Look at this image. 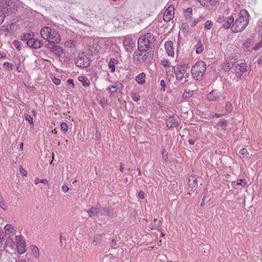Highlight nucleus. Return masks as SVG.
<instances>
[{
    "label": "nucleus",
    "mask_w": 262,
    "mask_h": 262,
    "mask_svg": "<svg viewBox=\"0 0 262 262\" xmlns=\"http://www.w3.org/2000/svg\"><path fill=\"white\" fill-rule=\"evenodd\" d=\"M222 96V94L217 90H214L207 95V99L209 101H216Z\"/></svg>",
    "instance_id": "obj_16"
},
{
    "label": "nucleus",
    "mask_w": 262,
    "mask_h": 262,
    "mask_svg": "<svg viewBox=\"0 0 262 262\" xmlns=\"http://www.w3.org/2000/svg\"><path fill=\"white\" fill-rule=\"evenodd\" d=\"M100 211V208H96L95 207H92L89 210H87V212L89 214V216L92 217L98 215Z\"/></svg>",
    "instance_id": "obj_19"
},
{
    "label": "nucleus",
    "mask_w": 262,
    "mask_h": 262,
    "mask_svg": "<svg viewBox=\"0 0 262 262\" xmlns=\"http://www.w3.org/2000/svg\"><path fill=\"white\" fill-rule=\"evenodd\" d=\"M91 60L84 54V53H79L75 61L76 65L80 68L89 67L91 64Z\"/></svg>",
    "instance_id": "obj_6"
},
{
    "label": "nucleus",
    "mask_w": 262,
    "mask_h": 262,
    "mask_svg": "<svg viewBox=\"0 0 262 262\" xmlns=\"http://www.w3.org/2000/svg\"><path fill=\"white\" fill-rule=\"evenodd\" d=\"M243 180L242 179H239L237 181L236 184H235V182L233 183V184L234 185V187H235L236 185H242Z\"/></svg>",
    "instance_id": "obj_51"
},
{
    "label": "nucleus",
    "mask_w": 262,
    "mask_h": 262,
    "mask_svg": "<svg viewBox=\"0 0 262 262\" xmlns=\"http://www.w3.org/2000/svg\"><path fill=\"white\" fill-rule=\"evenodd\" d=\"M237 62V59L235 57L230 58L229 60L223 65V69L225 71H229L234 64Z\"/></svg>",
    "instance_id": "obj_14"
},
{
    "label": "nucleus",
    "mask_w": 262,
    "mask_h": 262,
    "mask_svg": "<svg viewBox=\"0 0 262 262\" xmlns=\"http://www.w3.org/2000/svg\"><path fill=\"white\" fill-rule=\"evenodd\" d=\"M139 198L141 199H143L145 197L144 192L142 190H140L138 193Z\"/></svg>",
    "instance_id": "obj_48"
},
{
    "label": "nucleus",
    "mask_w": 262,
    "mask_h": 262,
    "mask_svg": "<svg viewBox=\"0 0 262 262\" xmlns=\"http://www.w3.org/2000/svg\"><path fill=\"white\" fill-rule=\"evenodd\" d=\"M25 119L28 121L30 124H33V118L29 114L25 115Z\"/></svg>",
    "instance_id": "obj_39"
},
{
    "label": "nucleus",
    "mask_w": 262,
    "mask_h": 262,
    "mask_svg": "<svg viewBox=\"0 0 262 262\" xmlns=\"http://www.w3.org/2000/svg\"><path fill=\"white\" fill-rule=\"evenodd\" d=\"M123 169H124V167H123L122 164H121L120 167V169H119L120 171L121 172H123Z\"/></svg>",
    "instance_id": "obj_62"
},
{
    "label": "nucleus",
    "mask_w": 262,
    "mask_h": 262,
    "mask_svg": "<svg viewBox=\"0 0 262 262\" xmlns=\"http://www.w3.org/2000/svg\"><path fill=\"white\" fill-rule=\"evenodd\" d=\"M16 246L18 252L20 254H24L26 251V245L25 240L21 235L16 236Z\"/></svg>",
    "instance_id": "obj_9"
},
{
    "label": "nucleus",
    "mask_w": 262,
    "mask_h": 262,
    "mask_svg": "<svg viewBox=\"0 0 262 262\" xmlns=\"http://www.w3.org/2000/svg\"><path fill=\"white\" fill-rule=\"evenodd\" d=\"M191 96H192V92H190V93H189V92H186L185 91L182 95V98H189V97H190Z\"/></svg>",
    "instance_id": "obj_44"
},
{
    "label": "nucleus",
    "mask_w": 262,
    "mask_h": 262,
    "mask_svg": "<svg viewBox=\"0 0 262 262\" xmlns=\"http://www.w3.org/2000/svg\"><path fill=\"white\" fill-rule=\"evenodd\" d=\"M206 71V64L203 61H199L192 66L191 69L192 77L193 79L200 81Z\"/></svg>",
    "instance_id": "obj_4"
},
{
    "label": "nucleus",
    "mask_w": 262,
    "mask_h": 262,
    "mask_svg": "<svg viewBox=\"0 0 262 262\" xmlns=\"http://www.w3.org/2000/svg\"><path fill=\"white\" fill-rule=\"evenodd\" d=\"M188 142L190 145H193L194 144L195 140L192 139H189L188 140Z\"/></svg>",
    "instance_id": "obj_60"
},
{
    "label": "nucleus",
    "mask_w": 262,
    "mask_h": 262,
    "mask_svg": "<svg viewBox=\"0 0 262 262\" xmlns=\"http://www.w3.org/2000/svg\"><path fill=\"white\" fill-rule=\"evenodd\" d=\"M153 50L146 52L136 51L133 54V60L136 64H141L146 61L152 59L154 56Z\"/></svg>",
    "instance_id": "obj_5"
},
{
    "label": "nucleus",
    "mask_w": 262,
    "mask_h": 262,
    "mask_svg": "<svg viewBox=\"0 0 262 262\" xmlns=\"http://www.w3.org/2000/svg\"><path fill=\"white\" fill-rule=\"evenodd\" d=\"M4 229L5 231H9L10 233H13V232L15 231V229L14 228V227L9 224H6L4 227Z\"/></svg>",
    "instance_id": "obj_31"
},
{
    "label": "nucleus",
    "mask_w": 262,
    "mask_h": 262,
    "mask_svg": "<svg viewBox=\"0 0 262 262\" xmlns=\"http://www.w3.org/2000/svg\"><path fill=\"white\" fill-rule=\"evenodd\" d=\"M0 206L4 209L6 210V209L4 208V207H6V205L4 203V202L1 201L0 202Z\"/></svg>",
    "instance_id": "obj_58"
},
{
    "label": "nucleus",
    "mask_w": 262,
    "mask_h": 262,
    "mask_svg": "<svg viewBox=\"0 0 262 262\" xmlns=\"http://www.w3.org/2000/svg\"><path fill=\"white\" fill-rule=\"evenodd\" d=\"M40 182V183L47 184V185H49V182L47 179H41Z\"/></svg>",
    "instance_id": "obj_55"
},
{
    "label": "nucleus",
    "mask_w": 262,
    "mask_h": 262,
    "mask_svg": "<svg viewBox=\"0 0 262 262\" xmlns=\"http://www.w3.org/2000/svg\"><path fill=\"white\" fill-rule=\"evenodd\" d=\"M102 241V234H98L94 236V239L92 241V244L94 246H97V245L100 244Z\"/></svg>",
    "instance_id": "obj_27"
},
{
    "label": "nucleus",
    "mask_w": 262,
    "mask_h": 262,
    "mask_svg": "<svg viewBox=\"0 0 262 262\" xmlns=\"http://www.w3.org/2000/svg\"><path fill=\"white\" fill-rule=\"evenodd\" d=\"M5 19V16L3 15H0V25L4 22Z\"/></svg>",
    "instance_id": "obj_57"
},
{
    "label": "nucleus",
    "mask_w": 262,
    "mask_h": 262,
    "mask_svg": "<svg viewBox=\"0 0 262 262\" xmlns=\"http://www.w3.org/2000/svg\"><path fill=\"white\" fill-rule=\"evenodd\" d=\"M27 45L34 49H39L42 46V41L38 39L37 38L32 37L31 39L28 42Z\"/></svg>",
    "instance_id": "obj_12"
},
{
    "label": "nucleus",
    "mask_w": 262,
    "mask_h": 262,
    "mask_svg": "<svg viewBox=\"0 0 262 262\" xmlns=\"http://www.w3.org/2000/svg\"><path fill=\"white\" fill-rule=\"evenodd\" d=\"M247 65L245 63H242L236 66V76L237 77L241 78L243 74L247 71Z\"/></svg>",
    "instance_id": "obj_13"
},
{
    "label": "nucleus",
    "mask_w": 262,
    "mask_h": 262,
    "mask_svg": "<svg viewBox=\"0 0 262 262\" xmlns=\"http://www.w3.org/2000/svg\"><path fill=\"white\" fill-rule=\"evenodd\" d=\"M32 37H34V35L31 33H24L21 37V39L23 41H26L28 42Z\"/></svg>",
    "instance_id": "obj_29"
},
{
    "label": "nucleus",
    "mask_w": 262,
    "mask_h": 262,
    "mask_svg": "<svg viewBox=\"0 0 262 262\" xmlns=\"http://www.w3.org/2000/svg\"><path fill=\"white\" fill-rule=\"evenodd\" d=\"M161 64L165 68H170V64L168 59H164L161 60Z\"/></svg>",
    "instance_id": "obj_32"
},
{
    "label": "nucleus",
    "mask_w": 262,
    "mask_h": 262,
    "mask_svg": "<svg viewBox=\"0 0 262 262\" xmlns=\"http://www.w3.org/2000/svg\"><path fill=\"white\" fill-rule=\"evenodd\" d=\"M123 45L127 52L133 51L134 42L130 38H125L123 40Z\"/></svg>",
    "instance_id": "obj_15"
},
{
    "label": "nucleus",
    "mask_w": 262,
    "mask_h": 262,
    "mask_svg": "<svg viewBox=\"0 0 262 262\" xmlns=\"http://www.w3.org/2000/svg\"><path fill=\"white\" fill-rule=\"evenodd\" d=\"M234 18L232 16L225 17L223 15L219 16L217 21L222 24V27L225 29H231V24L233 23Z\"/></svg>",
    "instance_id": "obj_8"
},
{
    "label": "nucleus",
    "mask_w": 262,
    "mask_h": 262,
    "mask_svg": "<svg viewBox=\"0 0 262 262\" xmlns=\"http://www.w3.org/2000/svg\"><path fill=\"white\" fill-rule=\"evenodd\" d=\"M202 5L208 7L209 6H214L219 0H197Z\"/></svg>",
    "instance_id": "obj_20"
},
{
    "label": "nucleus",
    "mask_w": 262,
    "mask_h": 262,
    "mask_svg": "<svg viewBox=\"0 0 262 262\" xmlns=\"http://www.w3.org/2000/svg\"><path fill=\"white\" fill-rule=\"evenodd\" d=\"M4 67H7L8 68H10L12 70V68L13 67V64L12 63L9 62H5L4 63Z\"/></svg>",
    "instance_id": "obj_46"
},
{
    "label": "nucleus",
    "mask_w": 262,
    "mask_h": 262,
    "mask_svg": "<svg viewBox=\"0 0 262 262\" xmlns=\"http://www.w3.org/2000/svg\"><path fill=\"white\" fill-rule=\"evenodd\" d=\"M118 89V85H110L109 87V90L111 93L116 92Z\"/></svg>",
    "instance_id": "obj_36"
},
{
    "label": "nucleus",
    "mask_w": 262,
    "mask_h": 262,
    "mask_svg": "<svg viewBox=\"0 0 262 262\" xmlns=\"http://www.w3.org/2000/svg\"><path fill=\"white\" fill-rule=\"evenodd\" d=\"M40 35L43 39L52 43H58L61 41L60 36L58 32L49 27L42 28Z\"/></svg>",
    "instance_id": "obj_3"
},
{
    "label": "nucleus",
    "mask_w": 262,
    "mask_h": 262,
    "mask_svg": "<svg viewBox=\"0 0 262 262\" xmlns=\"http://www.w3.org/2000/svg\"><path fill=\"white\" fill-rule=\"evenodd\" d=\"M174 8L172 5H170L165 10L163 16V19L165 22L170 21L174 16Z\"/></svg>",
    "instance_id": "obj_11"
},
{
    "label": "nucleus",
    "mask_w": 262,
    "mask_h": 262,
    "mask_svg": "<svg viewBox=\"0 0 262 262\" xmlns=\"http://www.w3.org/2000/svg\"><path fill=\"white\" fill-rule=\"evenodd\" d=\"M131 97L135 101H138L140 99L139 95L137 93H132Z\"/></svg>",
    "instance_id": "obj_38"
},
{
    "label": "nucleus",
    "mask_w": 262,
    "mask_h": 262,
    "mask_svg": "<svg viewBox=\"0 0 262 262\" xmlns=\"http://www.w3.org/2000/svg\"><path fill=\"white\" fill-rule=\"evenodd\" d=\"M249 15L246 10H242L238 15V17L233 20L231 24V31L233 33H238L243 31L249 23Z\"/></svg>",
    "instance_id": "obj_2"
},
{
    "label": "nucleus",
    "mask_w": 262,
    "mask_h": 262,
    "mask_svg": "<svg viewBox=\"0 0 262 262\" xmlns=\"http://www.w3.org/2000/svg\"><path fill=\"white\" fill-rule=\"evenodd\" d=\"M60 128L62 130L67 132L68 129V125L66 123L62 122L60 124Z\"/></svg>",
    "instance_id": "obj_40"
},
{
    "label": "nucleus",
    "mask_w": 262,
    "mask_h": 262,
    "mask_svg": "<svg viewBox=\"0 0 262 262\" xmlns=\"http://www.w3.org/2000/svg\"><path fill=\"white\" fill-rule=\"evenodd\" d=\"M239 154L241 158L243 159H247L249 156V153L247 149L245 148L241 149L239 151Z\"/></svg>",
    "instance_id": "obj_26"
},
{
    "label": "nucleus",
    "mask_w": 262,
    "mask_h": 262,
    "mask_svg": "<svg viewBox=\"0 0 262 262\" xmlns=\"http://www.w3.org/2000/svg\"><path fill=\"white\" fill-rule=\"evenodd\" d=\"M156 45V38L151 33L141 35L138 40V48L141 52L153 50Z\"/></svg>",
    "instance_id": "obj_1"
},
{
    "label": "nucleus",
    "mask_w": 262,
    "mask_h": 262,
    "mask_svg": "<svg viewBox=\"0 0 262 262\" xmlns=\"http://www.w3.org/2000/svg\"><path fill=\"white\" fill-rule=\"evenodd\" d=\"M227 125V122L225 120H221L217 124L220 127H226Z\"/></svg>",
    "instance_id": "obj_42"
},
{
    "label": "nucleus",
    "mask_w": 262,
    "mask_h": 262,
    "mask_svg": "<svg viewBox=\"0 0 262 262\" xmlns=\"http://www.w3.org/2000/svg\"><path fill=\"white\" fill-rule=\"evenodd\" d=\"M61 190L63 192H67L69 190V188L67 185H63L61 187Z\"/></svg>",
    "instance_id": "obj_50"
},
{
    "label": "nucleus",
    "mask_w": 262,
    "mask_h": 262,
    "mask_svg": "<svg viewBox=\"0 0 262 262\" xmlns=\"http://www.w3.org/2000/svg\"><path fill=\"white\" fill-rule=\"evenodd\" d=\"M180 122V119L177 116H170L166 120V126L169 128L178 127Z\"/></svg>",
    "instance_id": "obj_10"
},
{
    "label": "nucleus",
    "mask_w": 262,
    "mask_h": 262,
    "mask_svg": "<svg viewBox=\"0 0 262 262\" xmlns=\"http://www.w3.org/2000/svg\"><path fill=\"white\" fill-rule=\"evenodd\" d=\"M4 238V235L0 233V243L3 242Z\"/></svg>",
    "instance_id": "obj_61"
},
{
    "label": "nucleus",
    "mask_w": 262,
    "mask_h": 262,
    "mask_svg": "<svg viewBox=\"0 0 262 262\" xmlns=\"http://www.w3.org/2000/svg\"><path fill=\"white\" fill-rule=\"evenodd\" d=\"M19 262H29L25 259H22L19 261Z\"/></svg>",
    "instance_id": "obj_64"
},
{
    "label": "nucleus",
    "mask_w": 262,
    "mask_h": 262,
    "mask_svg": "<svg viewBox=\"0 0 262 262\" xmlns=\"http://www.w3.org/2000/svg\"><path fill=\"white\" fill-rule=\"evenodd\" d=\"M67 83L69 84H71L72 87L74 88L75 87V85L74 83V81L72 79H69L67 80Z\"/></svg>",
    "instance_id": "obj_52"
},
{
    "label": "nucleus",
    "mask_w": 262,
    "mask_h": 262,
    "mask_svg": "<svg viewBox=\"0 0 262 262\" xmlns=\"http://www.w3.org/2000/svg\"><path fill=\"white\" fill-rule=\"evenodd\" d=\"M187 11L188 12L191 13V11H192V9H191V8H188V9H187Z\"/></svg>",
    "instance_id": "obj_63"
},
{
    "label": "nucleus",
    "mask_w": 262,
    "mask_h": 262,
    "mask_svg": "<svg viewBox=\"0 0 262 262\" xmlns=\"http://www.w3.org/2000/svg\"><path fill=\"white\" fill-rule=\"evenodd\" d=\"M188 186L192 189L195 188L198 185L197 180L195 177L191 176L189 177L188 181Z\"/></svg>",
    "instance_id": "obj_21"
},
{
    "label": "nucleus",
    "mask_w": 262,
    "mask_h": 262,
    "mask_svg": "<svg viewBox=\"0 0 262 262\" xmlns=\"http://www.w3.org/2000/svg\"><path fill=\"white\" fill-rule=\"evenodd\" d=\"M13 45L18 51L21 49V43L18 40H14Z\"/></svg>",
    "instance_id": "obj_33"
},
{
    "label": "nucleus",
    "mask_w": 262,
    "mask_h": 262,
    "mask_svg": "<svg viewBox=\"0 0 262 262\" xmlns=\"http://www.w3.org/2000/svg\"><path fill=\"white\" fill-rule=\"evenodd\" d=\"M31 250L33 254H34L35 257L37 258L39 256V249L34 245H32L30 247Z\"/></svg>",
    "instance_id": "obj_30"
},
{
    "label": "nucleus",
    "mask_w": 262,
    "mask_h": 262,
    "mask_svg": "<svg viewBox=\"0 0 262 262\" xmlns=\"http://www.w3.org/2000/svg\"><path fill=\"white\" fill-rule=\"evenodd\" d=\"M116 241L115 239H112L111 245V248L115 249V246L116 245Z\"/></svg>",
    "instance_id": "obj_53"
},
{
    "label": "nucleus",
    "mask_w": 262,
    "mask_h": 262,
    "mask_svg": "<svg viewBox=\"0 0 262 262\" xmlns=\"http://www.w3.org/2000/svg\"><path fill=\"white\" fill-rule=\"evenodd\" d=\"M52 80L54 84H55L56 85H59L60 84V83H61V80L59 79H58V78H56L55 77H54L52 79Z\"/></svg>",
    "instance_id": "obj_43"
},
{
    "label": "nucleus",
    "mask_w": 262,
    "mask_h": 262,
    "mask_svg": "<svg viewBox=\"0 0 262 262\" xmlns=\"http://www.w3.org/2000/svg\"><path fill=\"white\" fill-rule=\"evenodd\" d=\"M101 215H108V211L105 208H100V213Z\"/></svg>",
    "instance_id": "obj_41"
},
{
    "label": "nucleus",
    "mask_w": 262,
    "mask_h": 262,
    "mask_svg": "<svg viewBox=\"0 0 262 262\" xmlns=\"http://www.w3.org/2000/svg\"><path fill=\"white\" fill-rule=\"evenodd\" d=\"M167 152L166 151H163L162 152V157L164 160H166L167 158Z\"/></svg>",
    "instance_id": "obj_54"
},
{
    "label": "nucleus",
    "mask_w": 262,
    "mask_h": 262,
    "mask_svg": "<svg viewBox=\"0 0 262 262\" xmlns=\"http://www.w3.org/2000/svg\"><path fill=\"white\" fill-rule=\"evenodd\" d=\"M188 67V64L186 63H178L177 64L175 72L176 80L178 81L182 80Z\"/></svg>",
    "instance_id": "obj_7"
},
{
    "label": "nucleus",
    "mask_w": 262,
    "mask_h": 262,
    "mask_svg": "<svg viewBox=\"0 0 262 262\" xmlns=\"http://www.w3.org/2000/svg\"><path fill=\"white\" fill-rule=\"evenodd\" d=\"M160 85L161 86V90L164 92L165 91L166 83L164 80H162L160 82Z\"/></svg>",
    "instance_id": "obj_45"
},
{
    "label": "nucleus",
    "mask_w": 262,
    "mask_h": 262,
    "mask_svg": "<svg viewBox=\"0 0 262 262\" xmlns=\"http://www.w3.org/2000/svg\"><path fill=\"white\" fill-rule=\"evenodd\" d=\"M176 66H170V68H167L166 69V73L167 76L168 78H173V73L175 74Z\"/></svg>",
    "instance_id": "obj_23"
},
{
    "label": "nucleus",
    "mask_w": 262,
    "mask_h": 262,
    "mask_svg": "<svg viewBox=\"0 0 262 262\" xmlns=\"http://www.w3.org/2000/svg\"><path fill=\"white\" fill-rule=\"evenodd\" d=\"M20 171L21 174L23 176H26L27 174V171L23 168H21Z\"/></svg>",
    "instance_id": "obj_56"
},
{
    "label": "nucleus",
    "mask_w": 262,
    "mask_h": 262,
    "mask_svg": "<svg viewBox=\"0 0 262 262\" xmlns=\"http://www.w3.org/2000/svg\"><path fill=\"white\" fill-rule=\"evenodd\" d=\"M225 108L227 112H231L232 111L233 107L232 105L229 102H227L225 105Z\"/></svg>",
    "instance_id": "obj_35"
},
{
    "label": "nucleus",
    "mask_w": 262,
    "mask_h": 262,
    "mask_svg": "<svg viewBox=\"0 0 262 262\" xmlns=\"http://www.w3.org/2000/svg\"><path fill=\"white\" fill-rule=\"evenodd\" d=\"M213 25L212 22L211 20H207L204 26V28L206 30H210Z\"/></svg>",
    "instance_id": "obj_34"
},
{
    "label": "nucleus",
    "mask_w": 262,
    "mask_h": 262,
    "mask_svg": "<svg viewBox=\"0 0 262 262\" xmlns=\"http://www.w3.org/2000/svg\"><path fill=\"white\" fill-rule=\"evenodd\" d=\"M165 48L168 56H172L174 55L173 42L171 41H167L165 42Z\"/></svg>",
    "instance_id": "obj_17"
},
{
    "label": "nucleus",
    "mask_w": 262,
    "mask_h": 262,
    "mask_svg": "<svg viewBox=\"0 0 262 262\" xmlns=\"http://www.w3.org/2000/svg\"><path fill=\"white\" fill-rule=\"evenodd\" d=\"M66 237L62 236L61 235L60 236V245L61 247L63 246V242H66Z\"/></svg>",
    "instance_id": "obj_49"
},
{
    "label": "nucleus",
    "mask_w": 262,
    "mask_h": 262,
    "mask_svg": "<svg viewBox=\"0 0 262 262\" xmlns=\"http://www.w3.org/2000/svg\"><path fill=\"white\" fill-rule=\"evenodd\" d=\"M78 79L79 81L82 83L83 86L86 87L89 86L90 84L88 78L85 76H81L78 77Z\"/></svg>",
    "instance_id": "obj_25"
},
{
    "label": "nucleus",
    "mask_w": 262,
    "mask_h": 262,
    "mask_svg": "<svg viewBox=\"0 0 262 262\" xmlns=\"http://www.w3.org/2000/svg\"><path fill=\"white\" fill-rule=\"evenodd\" d=\"M40 180L38 178H36L34 180V183L36 185L40 183Z\"/></svg>",
    "instance_id": "obj_59"
},
{
    "label": "nucleus",
    "mask_w": 262,
    "mask_h": 262,
    "mask_svg": "<svg viewBox=\"0 0 262 262\" xmlns=\"http://www.w3.org/2000/svg\"><path fill=\"white\" fill-rule=\"evenodd\" d=\"M146 75L144 73H141L136 77V81L140 84H143L145 82Z\"/></svg>",
    "instance_id": "obj_22"
},
{
    "label": "nucleus",
    "mask_w": 262,
    "mask_h": 262,
    "mask_svg": "<svg viewBox=\"0 0 262 262\" xmlns=\"http://www.w3.org/2000/svg\"><path fill=\"white\" fill-rule=\"evenodd\" d=\"M51 51L58 57H61L63 54V49L62 47L60 46L54 45Z\"/></svg>",
    "instance_id": "obj_18"
},
{
    "label": "nucleus",
    "mask_w": 262,
    "mask_h": 262,
    "mask_svg": "<svg viewBox=\"0 0 262 262\" xmlns=\"http://www.w3.org/2000/svg\"><path fill=\"white\" fill-rule=\"evenodd\" d=\"M261 47H262V40L260 42L257 43L253 48V49L255 50H257L260 49Z\"/></svg>",
    "instance_id": "obj_47"
},
{
    "label": "nucleus",
    "mask_w": 262,
    "mask_h": 262,
    "mask_svg": "<svg viewBox=\"0 0 262 262\" xmlns=\"http://www.w3.org/2000/svg\"><path fill=\"white\" fill-rule=\"evenodd\" d=\"M189 25L187 24H182V30L183 32H188Z\"/></svg>",
    "instance_id": "obj_37"
},
{
    "label": "nucleus",
    "mask_w": 262,
    "mask_h": 262,
    "mask_svg": "<svg viewBox=\"0 0 262 262\" xmlns=\"http://www.w3.org/2000/svg\"><path fill=\"white\" fill-rule=\"evenodd\" d=\"M118 61L117 59L111 58L108 64V67L111 69V72L113 73L115 71V64H117Z\"/></svg>",
    "instance_id": "obj_24"
},
{
    "label": "nucleus",
    "mask_w": 262,
    "mask_h": 262,
    "mask_svg": "<svg viewBox=\"0 0 262 262\" xmlns=\"http://www.w3.org/2000/svg\"><path fill=\"white\" fill-rule=\"evenodd\" d=\"M204 46L203 43L199 41L195 46V52L197 54H201L204 51Z\"/></svg>",
    "instance_id": "obj_28"
}]
</instances>
